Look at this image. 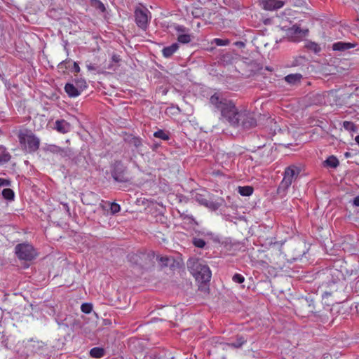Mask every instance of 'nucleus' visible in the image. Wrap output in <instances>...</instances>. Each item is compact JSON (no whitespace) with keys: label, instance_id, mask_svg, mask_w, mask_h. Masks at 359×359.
<instances>
[{"label":"nucleus","instance_id":"cd10ccee","mask_svg":"<svg viewBox=\"0 0 359 359\" xmlns=\"http://www.w3.org/2000/svg\"><path fill=\"white\" fill-rule=\"evenodd\" d=\"M194 199L200 204L205 206L207 201H208L203 195L196 193L194 195Z\"/></svg>","mask_w":359,"mask_h":359},{"label":"nucleus","instance_id":"9b49d317","mask_svg":"<svg viewBox=\"0 0 359 359\" xmlns=\"http://www.w3.org/2000/svg\"><path fill=\"white\" fill-rule=\"evenodd\" d=\"M65 90L67 93V94L71 97H75L79 96L81 93V90L77 86H75L72 83H67L65 86Z\"/></svg>","mask_w":359,"mask_h":359},{"label":"nucleus","instance_id":"4468645a","mask_svg":"<svg viewBox=\"0 0 359 359\" xmlns=\"http://www.w3.org/2000/svg\"><path fill=\"white\" fill-rule=\"evenodd\" d=\"M11 158V154L8 151L7 149L0 144V166L10 161Z\"/></svg>","mask_w":359,"mask_h":359},{"label":"nucleus","instance_id":"e433bc0d","mask_svg":"<svg viewBox=\"0 0 359 359\" xmlns=\"http://www.w3.org/2000/svg\"><path fill=\"white\" fill-rule=\"evenodd\" d=\"M11 182L8 180L0 178V187H9Z\"/></svg>","mask_w":359,"mask_h":359},{"label":"nucleus","instance_id":"f8f14e48","mask_svg":"<svg viewBox=\"0 0 359 359\" xmlns=\"http://www.w3.org/2000/svg\"><path fill=\"white\" fill-rule=\"evenodd\" d=\"M55 128L60 133H67L70 131L71 126L70 124L66 121L65 120H57L55 122Z\"/></svg>","mask_w":359,"mask_h":359},{"label":"nucleus","instance_id":"412c9836","mask_svg":"<svg viewBox=\"0 0 359 359\" xmlns=\"http://www.w3.org/2000/svg\"><path fill=\"white\" fill-rule=\"evenodd\" d=\"M154 136L163 140H168L170 139L169 133L163 130H158L154 132Z\"/></svg>","mask_w":359,"mask_h":359},{"label":"nucleus","instance_id":"37998d69","mask_svg":"<svg viewBox=\"0 0 359 359\" xmlns=\"http://www.w3.org/2000/svg\"><path fill=\"white\" fill-rule=\"evenodd\" d=\"M68 63H70V61H68V62L63 61L62 62L60 63V65H64V66H65V68H67L68 67L66 66V65L68 64Z\"/></svg>","mask_w":359,"mask_h":359},{"label":"nucleus","instance_id":"dca6fc26","mask_svg":"<svg viewBox=\"0 0 359 359\" xmlns=\"http://www.w3.org/2000/svg\"><path fill=\"white\" fill-rule=\"evenodd\" d=\"M48 150L54 154H60L62 156H67L69 153V150L62 149L55 145H49Z\"/></svg>","mask_w":359,"mask_h":359},{"label":"nucleus","instance_id":"ddd939ff","mask_svg":"<svg viewBox=\"0 0 359 359\" xmlns=\"http://www.w3.org/2000/svg\"><path fill=\"white\" fill-rule=\"evenodd\" d=\"M355 47V44L344 41L333 43L332 49L335 51H344Z\"/></svg>","mask_w":359,"mask_h":359},{"label":"nucleus","instance_id":"a19ab883","mask_svg":"<svg viewBox=\"0 0 359 359\" xmlns=\"http://www.w3.org/2000/svg\"><path fill=\"white\" fill-rule=\"evenodd\" d=\"M353 205L359 207V196L354 198Z\"/></svg>","mask_w":359,"mask_h":359},{"label":"nucleus","instance_id":"f257e3e1","mask_svg":"<svg viewBox=\"0 0 359 359\" xmlns=\"http://www.w3.org/2000/svg\"><path fill=\"white\" fill-rule=\"evenodd\" d=\"M210 104L232 126H241L244 129H249L257 125L256 119L251 112L248 110L238 111L232 101L224 98L221 94L216 93L212 95L210 98Z\"/></svg>","mask_w":359,"mask_h":359},{"label":"nucleus","instance_id":"f704fd0d","mask_svg":"<svg viewBox=\"0 0 359 359\" xmlns=\"http://www.w3.org/2000/svg\"><path fill=\"white\" fill-rule=\"evenodd\" d=\"M121 210L120 205L116 203H112L110 204V210L112 214L118 212Z\"/></svg>","mask_w":359,"mask_h":359},{"label":"nucleus","instance_id":"b1692460","mask_svg":"<svg viewBox=\"0 0 359 359\" xmlns=\"http://www.w3.org/2000/svg\"><path fill=\"white\" fill-rule=\"evenodd\" d=\"M305 47L306 48L312 50L315 53H318V52L320 51V48L319 45L315 42H312V41L307 42L305 45Z\"/></svg>","mask_w":359,"mask_h":359},{"label":"nucleus","instance_id":"20e7f679","mask_svg":"<svg viewBox=\"0 0 359 359\" xmlns=\"http://www.w3.org/2000/svg\"><path fill=\"white\" fill-rule=\"evenodd\" d=\"M299 172L300 168L294 165L287 167L284 171L283 179L278 187V192L285 191L291 186L292 182L298 177Z\"/></svg>","mask_w":359,"mask_h":359},{"label":"nucleus","instance_id":"de8ad7c7","mask_svg":"<svg viewBox=\"0 0 359 359\" xmlns=\"http://www.w3.org/2000/svg\"><path fill=\"white\" fill-rule=\"evenodd\" d=\"M189 219H191V220H194V218H193V217H192V216L189 217Z\"/></svg>","mask_w":359,"mask_h":359},{"label":"nucleus","instance_id":"49530a36","mask_svg":"<svg viewBox=\"0 0 359 359\" xmlns=\"http://www.w3.org/2000/svg\"><path fill=\"white\" fill-rule=\"evenodd\" d=\"M327 295H330V293L326 292H325L323 294V297H325V296H327Z\"/></svg>","mask_w":359,"mask_h":359},{"label":"nucleus","instance_id":"a18cd8bd","mask_svg":"<svg viewBox=\"0 0 359 359\" xmlns=\"http://www.w3.org/2000/svg\"><path fill=\"white\" fill-rule=\"evenodd\" d=\"M344 156H345V157L348 158V157H350V156H351V154H350V153H348V152H346V153L344 154Z\"/></svg>","mask_w":359,"mask_h":359},{"label":"nucleus","instance_id":"ea45409f","mask_svg":"<svg viewBox=\"0 0 359 359\" xmlns=\"http://www.w3.org/2000/svg\"><path fill=\"white\" fill-rule=\"evenodd\" d=\"M112 61L114 62H118L120 61V57L117 55H114L111 57Z\"/></svg>","mask_w":359,"mask_h":359},{"label":"nucleus","instance_id":"7c9ffc66","mask_svg":"<svg viewBox=\"0 0 359 359\" xmlns=\"http://www.w3.org/2000/svg\"><path fill=\"white\" fill-rule=\"evenodd\" d=\"M130 142L136 149H138L142 145L141 140L137 138V137H131L130 140Z\"/></svg>","mask_w":359,"mask_h":359},{"label":"nucleus","instance_id":"c03bdc74","mask_svg":"<svg viewBox=\"0 0 359 359\" xmlns=\"http://www.w3.org/2000/svg\"><path fill=\"white\" fill-rule=\"evenodd\" d=\"M355 141L359 145V135L355 137Z\"/></svg>","mask_w":359,"mask_h":359},{"label":"nucleus","instance_id":"0eeeda50","mask_svg":"<svg viewBox=\"0 0 359 359\" xmlns=\"http://www.w3.org/2000/svg\"><path fill=\"white\" fill-rule=\"evenodd\" d=\"M111 175L115 181L126 182L129 178L126 175V168L121 161H116L112 165Z\"/></svg>","mask_w":359,"mask_h":359},{"label":"nucleus","instance_id":"4c0bfd02","mask_svg":"<svg viewBox=\"0 0 359 359\" xmlns=\"http://www.w3.org/2000/svg\"><path fill=\"white\" fill-rule=\"evenodd\" d=\"M73 69H74V72H76L77 73L80 72V67L77 62H73Z\"/></svg>","mask_w":359,"mask_h":359},{"label":"nucleus","instance_id":"5701e85b","mask_svg":"<svg viewBox=\"0 0 359 359\" xmlns=\"http://www.w3.org/2000/svg\"><path fill=\"white\" fill-rule=\"evenodd\" d=\"M191 36L190 34H180L177 36V41L181 43H188L191 41Z\"/></svg>","mask_w":359,"mask_h":359},{"label":"nucleus","instance_id":"2eb2a0df","mask_svg":"<svg viewBox=\"0 0 359 359\" xmlns=\"http://www.w3.org/2000/svg\"><path fill=\"white\" fill-rule=\"evenodd\" d=\"M179 46L177 43H172V45L165 47L163 50V55L165 57H170L172 56L178 49Z\"/></svg>","mask_w":359,"mask_h":359},{"label":"nucleus","instance_id":"79ce46f5","mask_svg":"<svg viewBox=\"0 0 359 359\" xmlns=\"http://www.w3.org/2000/svg\"><path fill=\"white\" fill-rule=\"evenodd\" d=\"M354 287L356 291L359 292V278L356 280Z\"/></svg>","mask_w":359,"mask_h":359},{"label":"nucleus","instance_id":"bb28decb","mask_svg":"<svg viewBox=\"0 0 359 359\" xmlns=\"http://www.w3.org/2000/svg\"><path fill=\"white\" fill-rule=\"evenodd\" d=\"M91 5L99 9L100 11L104 12L105 11L104 5L100 0H90Z\"/></svg>","mask_w":359,"mask_h":359},{"label":"nucleus","instance_id":"c85d7f7f","mask_svg":"<svg viewBox=\"0 0 359 359\" xmlns=\"http://www.w3.org/2000/svg\"><path fill=\"white\" fill-rule=\"evenodd\" d=\"M81 310L84 313H90L93 310V305L90 303H83L81 304Z\"/></svg>","mask_w":359,"mask_h":359},{"label":"nucleus","instance_id":"7ed1b4c3","mask_svg":"<svg viewBox=\"0 0 359 359\" xmlns=\"http://www.w3.org/2000/svg\"><path fill=\"white\" fill-rule=\"evenodd\" d=\"M18 137L22 149L26 152L33 153L39 148L40 140L30 130L20 129Z\"/></svg>","mask_w":359,"mask_h":359},{"label":"nucleus","instance_id":"393cba45","mask_svg":"<svg viewBox=\"0 0 359 359\" xmlns=\"http://www.w3.org/2000/svg\"><path fill=\"white\" fill-rule=\"evenodd\" d=\"M2 196L7 200H13L15 195L12 189L6 188L2 191Z\"/></svg>","mask_w":359,"mask_h":359},{"label":"nucleus","instance_id":"423d86ee","mask_svg":"<svg viewBox=\"0 0 359 359\" xmlns=\"http://www.w3.org/2000/svg\"><path fill=\"white\" fill-rule=\"evenodd\" d=\"M149 11L146 8H137L135 11V20L137 25L142 29L146 30L151 18Z\"/></svg>","mask_w":359,"mask_h":359},{"label":"nucleus","instance_id":"f3484780","mask_svg":"<svg viewBox=\"0 0 359 359\" xmlns=\"http://www.w3.org/2000/svg\"><path fill=\"white\" fill-rule=\"evenodd\" d=\"M323 163L325 166L335 168L339 165V162L334 156H330L324 161Z\"/></svg>","mask_w":359,"mask_h":359},{"label":"nucleus","instance_id":"72a5a7b5","mask_svg":"<svg viewBox=\"0 0 359 359\" xmlns=\"http://www.w3.org/2000/svg\"><path fill=\"white\" fill-rule=\"evenodd\" d=\"M213 42L218 46H226L229 43L228 40H223L218 38L214 39Z\"/></svg>","mask_w":359,"mask_h":359},{"label":"nucleus","instance_id":"6e6552de","mask_svg":"<svg viewBox=\"0 0 359 359\" xmlns=\"http://www.w3.org/2000/svg\"><path fill=\"white\" fill-rule=\"evenodd\" d=\"M308 33V29H302L298 25H294L287 31V36L292 42H299Z\"/></svg>","mask_w":359,"mask_h":359},{"label":"nucleus","instance_id":"58836bf2","mask_svg":"<svg viewBox=\"0 0 359 359\" xmlns=\"http://www.w3.org/2000/svg\"><path fill=\"white\" fill-rule=\"evenodd\" d=\"M65 210L67 211V214L69 215H70V210H69V205L67 203H62Z\"/></svg>","mask_w":359,"mask_h":359},{"label":"nucleus","instance_id":"2f4dec72","mask_svg":"<svg viewBox=\"0 0 359 359\" xmlns=\"http://www.w3.org/2000/svg\"><path fill=\"white\" fill-rule=\"evenodd\" d=\"M232 280L233 282L237 283H242L245 280V278L243 276L239 273H236L233 276Z\"/></svg>","mask_w":359,"mask_h":359},{"label":"nucleus","instance_id":"c9c22d12","mask_svg":"<svg viewBox=\"0 0 359 359\" xmlns=\"http://www.w3.org/2000/svg\"><path fill=\"white\" fill-rule=\"evenodd\" d=\"M175 29L176 32L180 34H186L188 29L183 25H176L175 26Z\"/></svg>","mask_w":359,"mask_h":359},{"label":"nucleus","instance_id":"c756f323","mask_svg":"<svg viewBox=\"0 0 359 359\" xmlns=\"http://www.w3.org/2000/svg\"><path fill=\"white\" fill-rule=\"evenodd\" d=\"M194 245L199 248H203L205 245V242L202 238H195L193 240Z\"/></svg>","mask_w":359,"mask_h":359},{"label":"nucleus","instance_id":"9d476101","mask_svg":"<svg viewBox=\"0 0 359 359\" xmlns=\"http://www.w3.org/2000/svg\"><path fill=\"white\" fill-rule=\"evenodd\" d=\"M264 8L269 11L280 8L283 2L279 0H262Z\"/></svg>","mask_w":359,"mask_h":359},{"label":"nucleus","instance_id":"f03ea898","mask_svg":"<svg viewBox=\"0 0 359 359\" xmlns=\"http://www.w3.org/2000/svg\"><path fill=\"white\" fill-rule=\"evenodd\" d=\"M187 266L191 273L196 280L201 283H206L210 280L211 271L207 264L198 259H189Z\"/></svg>","mask_w":359,"mask_h":359},{"label":"nucleus","instance_id":"1a4fd4ad","mask_svg":"<svg viewBox=\"0 0 359 359\" xmlns=\"http://www.w3.org/2000/svg\"><path fill=\"white\" fill-rule=\"evenodd\" d=\"M148 256L144 252H132L128 255V261L135 267L142 268Z\"/></svg>","mask_w":359,"mask_h":359},{"label":"nucleus","instance_id":"aec40b11","mask_svg":"<svg viewBox=\"0 0 359 359\" xmlns=\"http://www.w3.org/2000/svg\"><path fill=\"white\" fill-rule=\"evenodd\" d=\"M104 351L102 348L95 347L90 351V355L93 358H100L104 355Z\"/></svg>","mask_w":359,"mask_h":359},{"label":"nucleus","instance_id":"39448f33","mask_svg":"<svg viewBox=\"0 0 359 359\" xmlns=\"http://www.w3.org/2000/svg\"><path fill=\"white\" fill-rule=\"evenodd\" d=\"M15 253L18 259L25 261H31L37 255L34 247L27 243L18 244L15 247Z\"/></svg>","mask_w":359,"mask_h":359},{"label":"nucleus","instance_id":"473e14b6","mask_svg":"<svg viewBox=\"0 0 359 359\" xmlns=\"http://www.w3.org/2000/svg\"><path fill=\"white\" fill-rule=\"evenodd\" d=\"M76 85L77 87H79L80 88V90H81L82 91L86 88L87 87V85H86V82L84 79H78L76 81Z\"/></svg>","mask_w":359,"mask_h":359},{"label":"nucleus","instance_id":"6ab92c4d","mask_svg":"<svg viewBox=\"0 0 359 359\" xmlns=\"http://www.w3.org/2000/svg\"><path fill=\"white\" fill-rule=\"evenodd\" d=\"M302 75L300 74H292L286 76L285 77V81L290 84H294L297 82L300 81L302 79Z\"/></svg>","mask_w":359,"mask_h":359},{"label":"nucleus","instance_id":"a878e982","mask_svg":"<svg viewBox=\"0 0 359 359\" xmlns=\"http://www.w3.org/2000/svg\"><path fill=\"white\" fill-rule=\"evenodd\" d=\"M343 127L344 128L345 130H346L348 131H353V132L357 131V127L351 121H344Z\"/></svg>","mask_w":359,"mask_h":359},{"label":"nucleus","instance_id":"4be33fe9","mask_svg":"<svg viewBox=\"0 0 359 359\" xmlns=\"http://www.w3.org/2000/svg\"><path fill=\"white\" fill-rule=\"evenodd\" d=\"M222 202H223L222 201H210L208 200L205 204V207H207L212 210H216L219 209L222 205Z\"/></svg>","mask_w":359,"mask_h":359},{"label":"nucleus","instance_id":"a211bd4d","mask_svg":"<svg viewBox=\"0 0 359 359\" xmlns=\"http://www.w3.org/2000/svg\"><path fill=\"white\" fill-rule=\"evenodd\" d=\"M238 192L243 196H250L253 193V188L250 186L238 187Z\"/></svg>","mask_w":359,"mask_h":359}]
</instances>
